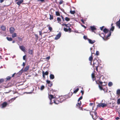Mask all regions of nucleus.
<instances>
[{
  "label": "nucleus",
  "mask_w": 120,
  "mask_h": 120,
  "mask_svg": "<svg viewBox=\"0 0 120 120\" xmlns=\"http://www.w3.org/2000/svg\"><path fill=\"white\" fill-rule=\"evenodd\" d=\"M92 55H91V56H90V57H89V60H90V61H91L92 59H93V57L92 56ZM90 64H91V62H90Z\"/></svg>",
  "instance_id": "25"
},
{
  "label": "nucleus",
  "mask_w": 120,
  "mask_h": 120,
  "mask_svg": "<svg viewBox=\"0 0 120 120\" xmlns=\"http://www.w3.org/2000/svg\"><path fill=\"white\" fill-rule=\"evenodd\" d=\"M61 17H62V18L63 19V21H64V17L62 16H61Z\"/></svg>",
  "instance_id": "55"
},
{
  "label": "nucleus",
  "mask_w": 120,
  "mask_h": 120,
  "mask_svg": "<svg viewBox=\"0 0 120 120\" xmlns=\"http://www.w3.org/2000/svg\"><path fill=\"white\" fill-rule=\"evenodd\" d=\"M52 83H51L50 84V85H49V86H50V87H51V86H52Z\"/></svg>",
  "instance_id": "60"
},
{
  "label": "nucleus",
  "mask_w": 120,
  "mask_h": 120,
  "mask_svg": "<svg viewBox=\"0 0 120 120\" xmlns=\"http://www.w3.org/2000/svg\"><path fill=\"white\" fill-rule=\"evenodd\" d=\"M55 97H54L52 95H50V96H49V98L50 100V104H52L53 103V102L55 104H58L59 103V101H57V100H53V102H52V99L53 98H55Z\"/></svg>",
  "instance_id": "1"
},
{
  "label": "nucleus",
  "mask_w": 120,
  "mask_h": 120,
  "mask_svg": "<svg viewBox=\"0 0 120 120\" xmlns=\"http://www.w3.org/2000/svg\"><path fill=\"white\" fill-rule=\"evenodd\" d=\"M82 25V27H84L85 28H86V27L85 26H84V25Z\"/></svg>",
  "instance_id": "57"
},
{
  "label": "nucleus",
  "mask_w": 120,
  "mask_h": 120,
  "mask_svg": "<svg viewBox=\"0 0 120 120\" xmlns=\"http://www.w3.org/2000/svg\"><path fill=\"white\" fill-rule=\"evenodd\" d=\"M94 114H92L91 115L92 118L94 119H95L97 118V113L96 112H93Z\"/></svg>",
  "instance_id": "7"
},
{
  "label": "nucleus",
  "mask_w": 120,
  "mask_h": 120,
  "mask_svg": "<svg viewBox=\"0 0 120 120\" xmlns=\"http://www.w3.org/2000/svg\"><path fill=\"white\" fill-rule=\"evenodd\" d=\"M7 105V103L6 102H4L2 104V108L5 107Z\"/></svg>",
  "instance_id": "10"
},
{
  "label": "nucleus",
  "mask_w": 120,
  "mask_h": 120,
  "mask_svg": "<svg viewBox=\"0 0 120 120\" xmlns=\"http://www.w3.org/2000/svg\"><path fill=\"white\" fill-rule=\"evenodd\" d=\"M81 20L82 22L83 23H84V21L83 19H82Z\"/></svg>",
  "instance_id": "61"
},
{
  "label": "nucleus",
  "mask_w": 120,
  "mask_h": 120,
  "mask_svg": "<svg viewBox=\"0 0 120 120\" xmlns=\"http://www.w3.org/2000/svg\"><path fill=\"white\" fill-rule=\"evenodd\" d=\"M116 25L119 28H120V22L118 21L116 22Z\"/></svg>",
  "instance_id": "17"
},
{
  "label": "nucleus",
  "mask_w": 120,
  "mask_h": 120,
  "mask_svg": "<svg viewBox=\"0 0 120 120\" xmlns=\"http://www.w3.org/2000/svg\"><path fill=\"white\" fill-rule=\"evenodd\" d=\"M11 77H10V76H8L6 78V81H8V80H10V79H11Z\"/></svg>",
  "instance_id": "32"
},
{
  "label": "nucleus",
  "mask_w": 120,
  "mask_h": 120,
  "mask_svg": "<svg viewBox=\"0 0 120 120\" xmlns=\"http://www.w3.org/2000/svg\"><path fill=\"white\" fill-rule=\"evenodd\" d=\"M116 94H120V90H118L116 92Z\"/></svg>",
  "instance_id": "34"
},
{
  "label": "nucleus",
  "mask_w": 120,
  "mask_h": 120,
  "mask_svg": "<svg viewBox=\"0 0 120 120\" xmlns=\"http://www.w3.org/2000/svg\"><path fill=\"white\" fill-rule=\"evenodd\" d=\"M28 53L30 55H32L33 54V51L32 50H30L28 52Z\"/></svg>",
  "instance_id": "24"
},
{
  "label": "nucleus",
  "mask_w": 120,
  "mask_h": 120,
  "mask_svg": "<svg viewBox=\"0 0 120 120\" xmlns=\"http://www.w3.org/2000/svg\"><path fill=\"white\" fill-rule=\"evenodd\" d=\"M83 38L85 40L87 39L88 40V39H89L87 38V37L86 36H83Z\"/></svg>",
  "instance_id": "37"
},
{
  "label": "nucleus",
  "mask_w": 120,
  "mask_h": 120,
  "mask_svg": "<svg viewBox=\"0 0 120 120\" xmlns=\"http://www.w3.org/2000/svg\"><path fill=\"white\" fill-rule=\"evenodd\" d=\"M23 2V0H19V1H18L17 3V4L18 5H20V4H21Z\"/></svg>",
  "instance_id": "19"
},
{
  "label": "nucleus",
  "mask_w": 120,
  "mask_h": 120,
  "mask_svg": "<svg viewBox=\"0 0 120 120\" xmlns=\"http://www.w3.org/2000/svg\"><path fill=\"white\" fill-rule=\"evenodd\" d=\"M7 39L8 41H11L12 40V38H11L7 37Z\"/></svg>",
  "instance_id": "26"
},
{
  "label": "nucleus",
  "mask_w": 120,
  "mask_h": 120,
  "mask_svg": "<svg viewBox=\"0 0 120 120\" xmlns=\"http://www.w3.org/2000/svg\"><path fill=\"white\" fill-rule=\"evenodd\" d=\"M56 15L57 16H59L60 15V14L58 12L56 11Z\"/></svg>",
  "instance_id": "41"
},
{
  "label": "nucleus",
  "mask_w": 120,
  "mask_h": 120,
  "mask_svg": "<svg viewBox=\"0 0 120 120\" xmlns=\"http://www.w3.org/2000/svg\"><path fill=\"white\" fill-rule=\"evenodd\" d=\"M99 65V63L97 60H94L93 61V66L95 67H98Z\"/></svg>",
  "instance_id": "3"
},
{
  "label": "nucleus",
  "mask_w": 120,
  "mask_h": 120,
  "mask_svg": "<svg viewBox=\"0 0 120 120\" xmlns=\"http://www.w3.org/2000/svg\"><path fill=\"white\" fill-rule=\"evenodd\" d=\"M50 17L49 19H50L51 20V19H53V16L52 15H50Z\"/></svg>",
  "instance_id": "38"
},
{
  "label": "nucleus",
  "mask_w": 120,
  "mask_h": 120,
  "mask_svg": "<svg viewBox=\"0 0 120 120\" xmlns=\"http://www.w3.org/2000/svg\"><path fill=\"white\" fill-rule=\"evenodd\" d=\"M117 103L118 105L120 104V98H119L118 99Z\"/></svg>",
  "instance_id": "36"
},
{
  "label": "nucleus",
  "mask_w": 120,
  "mask_h": 120,
  "mask_svg": "<svg viewBox=\"0 0 120 120\" xmlns=\"http://www.w3.org/2000/svg\"><path fill=\"white\" fill-rule=\"evenodd\" d=\"M82 96L79 98V100H81L82 99Z\"/></svg>",
  "instance_id": "49"
},
{
  "label": "nucleus",
  "mask_w": 120,
  "mask_h": 120,
  "mask_svg": "<svg viewBox=\"0 0 120 120\" xmlns=\"http://www.w3.org/2000/svg\"><path fill=\"white\" fill-rule=\"evenodd\" d=\"M49 29L50 31H51L52 30V28L51 27H49Z\"/></svg>",
  "instance_id": "50"
},
{
  "label": "nucleus",
  "mask_w": 120,
  "mask_h": 120,
  "mask_svg": "<svg viewBox=\"0 0 120 120\" xmlns=\"http://www.w3.org/2000/svg\"><path fill=\"white\" fill-rule=\"evenodd\" d=\"M46 82L48 84H49L50 83V81L47 80L46 81Z\"/></svg>",
  "instance_id": "45"
},
{
  "label": "nucleus",
  "mask_w": 120,
  "mask_h": 120,
  "mask_svg": "<svg viewBox=\"0 0 120 120\" xmlns=\"http://www.w3.org/2000/svg\"><path fill=\"white\" fill-rule=\"evenodd\" d=\"M57 20L58 21V22H60L61 21V19L59 17H57Z\"/></svg>",
  "instance_id": "40"
},
{
  "label": "nucleus",
  "mask_w": 120,
  "mask_h": 120,
  "mask_svg": "<svg viewBox=\"0 0 120 120\" xmlns=\"http://www.w3.org/2000/svg\"><path fill=\"white\" fill-rule=\"evenodd\" d=\"M70 13L72 14H74L75 13V11H72V10H71L70 11Z\"/></svg>",
  "instance_id": "30"
},
{
  "label": "nucleus",
  "mask_w": 120,
  "mask_h": 120,
  "mask_svg": "<svg viewBox=\"0 0 120 120\" xmlns=\"http://www.w3.org/2000/svg\"><path fill=\"white\" fill-rule=\"evenodd\" d=\"M39 35L41 36L42 33L41 31H39Z\"/></svg>",
  "instance_id": "53"
},
{
  "label": "nucleus",
  "mask_w": 120,
  "mask_h": 120,
  "mask_svg": "<svg viewBox=\"0 0 120 120\" xmlns=\"http://www.w3.org/2000/svg\"><path fill=\"white\" fill-rule=\"evenodd\" d=\"M79 88H77L76 90L74 91L73 93H76L79 90Z\"/></svg>",
  "instance_id": "31"
},
{
  "label": "nucleus",
  "mask_w": 120,
  "mask_h": 120,
  "mask_svg": "<svg viewBox=\"0 0 120 120\" xmlns=\"http://www.w3.org/2000/svg\"><path fill=\"white\" fill-rule=\"evenodd\" d=\"M96 55L97 56H98L99 55V52L98 51H97L96 53Z\"/></svg>",
  "instance_id": "44"
},
{
  "label": "nucleus",
  "mask_w": 120,
  "mask_h": 120,
  "mask_svg": "<svg viewBox=\"0 0 120 120\" xmlns=\"http://www.w3.org/2000/svg\"><path fill=\"white\" fill-rule=\"evenodd\" d=\"M81 104V101H80V102L78 103H77L76 104V106L78 108H79Z\"/></svg>",
  "instance_id": "18"
},
{
  "label": "nucleus",
  "mask_w": 120,
  "mask_h": 120,
  "mask_svg": "<svg viewBox=\"0 0 120 120\" xmlns=\"http://www.w3.org/2000/svg\"><path fill=\"white\" fill-rule=\"evenodd\" d=\"M62 25L63 26H65L66 27H69L70 26V24H62Z\"/></svg>",
  "instance_id": "21"
},
{
  "label": "nucleus",
  "mask_w": 120,
  "mask_h": 120,
  "mask_svg": "<svg viewBox=\"0 0 120 120\" xmlns=\"http://www.w3.org/2000/svg\"><path fill=\"white\" fill-rule=\"evenodd\" d=\"M30 66L29 65L26 66L23 70V67L22 68L21 70V71H23L24 72H26L29 69Z\"/></svg>",
  "instance_id": "5"
},
{
  "label": "nucleus",
  "mask_w": 120,
  "mask_h": 120,
  "mask_svg": "<svg viewBox=\"0 0 120 120\" xmlns=\"http://www.w3.org/2000/svg\"><path fill=\"white\" fill-rule=\"evenodd\" d=\"M70 19L68 17H66L65 18V20L67 21H70Z\"/></svg>",
  "instance_id": "28"
},
{
  "label": "nucleus",
  "mask_w": 120,
  "mask_h": 120,
  "mask_svg": "<svg viewBox=\"0 0 120 120\" xmlns=\"http://www.w3.org/2000/svg\"><path fill=\"white\" fill-rule=\"evenodd\" d=\"M38 2L39 1H41V2H43L45 1L44 0H38Z\"/></svg>",
  "instance_id": "52"
},
{
  "label": "nucleus",
  "mask_w": 120,
  "mask_h": 120,
  "mask_svg": "<svg viewBox=\"0 0 120 120\" xmlns=\"http://www.w3.org/2000/svg\"><path fill=\"white\" fill-rule=\"evenodd\" d=\"M19 47L21 50L23 52H25V48L23 45L19 46Z\"/></svg>",
  "instance_id": "9"
},
{
  "label": "nucleus",
  "mask_w": 120,
  "mask_h": 120,
  "mask_svg": "<svg viewBox=\"0 0 120 120\" xmlns=\"http://www.w3.org/2000/svg\"><path fill=\"white\" fill-rule=\"evenodd\" d=\"M15 98H14V99H13V98H12L11 99H10V100H9V101H11V102H12V100H13V101L14 100H15Z\"/></svg>",
  "instance_id": "47"
},
{
  "label": "nucleus",
  "mask_w": 120,
  "mask_h": 120,
  "mask_svg": "<svg viewBox=\"0 0 120 120\" xmlns=\"http://www.w3.org/2000/svg\"><path fill=\"white\" fill-rule=\"evenodd\" d=\"M107 106V105L106 104L104 103H101L97 105V107H105Z\"/></svg>",
  "instance_id": "4"
},
{
  "label": "nucleus",
  "mask_w": 120,
  "mask_h": 120,
  "mask_svg": "<svg viewBox=\"0 0 120 120\" xmlns=\"http://www.w3.org/2000/svg\"><path fill=\"white\" fill-rule=\"evenodd\" d=\"M99 89L101 90H103V88H102V87L101 86H100L99 85Z\"/></svg>",
  "instance_id": "42"
},
{
  "label": "nucleus",
  "mask_w": 120,
  "mask_h": 120,
  "mask_svg": "<svg viewBox=\"0 0 120 120\" xmlns=\"http://www.w3.org/2000/svg\"><path fill=\"white\" fill-rule=\"evenodd\" d=\"M25 65V63L24 62H23V64L22 65V66H24Z\"/></svg>",
  "instance_id": "58"
},
{
  "label": "nucleus",
  "mask_w": 120,
  "mask_h": 120,
  "mask_svg": "<svg viewBox=\"0 0 120 120\" xmlns=\"http://www.w3.org/2000/svg\"><path fill=\"white\" fill-rule=\"evenodd\" d=\"M64 30L65 32H68V31H69V33H70L71 32V29L69 27H68V29L64 27Z\"/></svg>",
  "instance_id": "8"
},
{
  "label": "nucleus",
  "mask_w": 120,
  "mask_h": 120,
  "mask_svg": "<svg viewBox=\"0 0 120 120\" xmlns=\"http://www.w3.org/2000/svg\"><path fill=\"white\" fill-rule=\"evenodd\" d=\"M73 94V93L72 92L69 93L68 94V95L69 96H71Z\"/></svg>",
  "instance_id": "43"
},
{
  "label": "nucleus",
  "mask_w": 120,
  "mask_h": 120,
  "mask_svg": "<svg viewBox=\"0 0 120 120\" xmlns=\"http://www.w3.org/2000/svg\"><path fill=\"white\" fill-rule=\"evenodd\" d=\"M93 105V103H90V106H91Z\"/></svg>",
  "instance_id": "62"
},
{
  "label": "nucleus",
  "mask_w": 120,
  "mask_h": 120,
  "mask_svg": "<svg viewBox=\"0 0 120 120\" xmlns=\"http://www.w3.org/2000/svg\"><path fill=\"white\" fill-rule=\"evenodd\" d=\"M112 85L113 83L112 82H109L108 84V85L109 87L111 86Z\"/></svg>",
  "instance_id": "23"
},
{
  "label": "nucleus",
  "mask_w": 120,
  "mask_h": 120,
  "mask_svg": "<svg viewBox=\"0 0 120 120\" xmlns=\"http://www.w3.org/2000/svg\"><path fill=\"white\" fill-rule=\"evenodd\" d=\"M111 35V32H110L109 34L106 37V38H104V37H105V35H104V34L103 33H101V34H99V35L102 37L103 39L105 40H107V39H108V38L109 37H110Z\"/></svg>",
  "instance_id": "2"
},
{
  "label": "nucleus",
  "mask_w": 120,
  "mask_h": 120,
  "mask_svg": "<svg viewBox=\"0 0 120 120\" xmlns=\"http://www.w3.org/2000/svg\"><path fill=\"white\" fill-rule=\"evenodd\" d=\"M10 92V91H9L8 92H5L4 93H5V94H7V93H9Z\"/></svg>",
  "instance_id": "63"
},
{
  "label": "nucleus",
  "mask_w": 120,
  "mask_h": 120,
  "mask_svg": "<svg viewBox=\"0 0 120 120\" xmlns=\"http://www.w3.org/2000/svg\"><path fill=\"white\" fill-rule=\"evenodd\" d=\"M50 79H53L54 78V76L53 75L51 74L50 75Z\"/></svg>",
  "instance_id": "16"
},
{
  "label": "nucleus",
  "mask_w": 120,
  "mask_h": 120,
  "mask_svg": "<svg viewBox=\"0 0 120 120\" xmlns=\"http://www.w3.org/2000/svg\"><path fill=\"white\" fill-rule=\"evenodd\" d=\"M1 30L3 31H5L6 30V27L4 25H2L1 27Z\"/></svg>",
  "instance_id": "15"
},
{
  "label": "nucleus",
  "mask_w": 120,
  "mask_h": 120,
  "mask_svg": "<svg viewBox=\"0 0 120 120\" xmlns=\"http://www.w3.org/2000/svg\"><path fill=\"white\" fill-rule=\"evenodd\" d=\"M90 28L92 32H94L96 29V28L94 26H91Z\"/></svg>",
  "instance_id": "14"
},
{
  "label": "nucleus",
  "mask_w": 120,
  "mask_h": 120,
  "mask_svg": "<svg viewBox=\"0 0 120 120\" xmlns=\"http://www.w3.org/2000/svg\"><path fill=\"white\" fill-rule=\"evenodd\" d=\"M90 51L91 53V54H93L94 53V49H93L92 48H91L90 49Z\"/></svg>",
  "instance_id": "22"
},
{
  "label": "nucleus",
  "mask_w": 120,
  "mask_h": 120,
  "mask_svg": "<svg viewBox=\"0 0 120 120\" xmlns=\"http://www.w3.org/2000/svg\"><path fill=\"white\" fill-rule=\"evenodd\" d=\"M63 1L62 0H61L60 2H59V4H62L63 3Z\"/></svg>",
  "instance_id": "46"
},
{
  "label": "nucleus",
  "mask_w": 120,
  "mask_h": 120,
  "mask_svg": "<svg viewBox=\"0 0 120 120\" xmlns=\"http://www.w3.org/2000/svg\"><path fill=\"white\" fill-rule=\"evenodd\" d=\"M23 59L24 60H25L26 59V55H24L23 56Z\"/></svg>",
  "instance_id": "48"
},
{
  "label": "nucleus",
  "mask_w": 120,
  "mask_h": 120,
  "mask_svg": "<svg viewBox=\"0 0 120 120\" xmlns=\"http://www.w3.org/2000/svg\"><path fill=\"white\" fill-rule=\"evenodd\" d=\"M50 56H48V57H47L46 58V59L48 60H49L50 58Z\"/></svg>",
  "instance_id": "54"
},
{
  "label": "nucleus",
  "mask_w": 120,
  "mask_h": 120,
  "mask_svg": "<svg viewBox=\"0 0 120 120\" xmlns=\"http://www.w3.org/2000/svg\"><path fill=\"white\" fill-rule=\"evenodd\" d=\"M114 26H112V27L110 28V31H113L114 29Z\"/></svg>",
  "instance_id": "33"
},
{
  "label": "nucleus",
  "mask_w": 120,
  "mask_h": 120,
  "mask_svg": "<svg viewBox=\"0 0 120 120\" xmlns=\"http://www.w3.org/2000/svg\"><path fill=\"white\" fill-rule=\"evenodd\" d=\"M15 73H14V74H13L12 75V76L11 77H13L14 76V75H15Z\"/></svg>",
  "instance_id": "59"
},
{
  "label": "nucleus",
  "mask_w": 120,
  "mask_h": 120,
  "mask_svg": "<svg viewBox=\"0 0 120 120\" xmlns=\"http://www.w3.org/2000/svg\"><path fill=\"white\" fill-rule=\"evenodd\" d=\"M66 99H65L64 97H60V103H61L63 102V101L65 100Z\"/></svg>",
  "instance_id": "13"
},
{
  "label": "nucleus",
  "mask_w": 120,
  "mask_h": 120,
  "mask_svg": "<svg viewBox=\"0 0 120 120\" xmlns=\"http://www.w3.org/2000/svg\"><path fill=\"white\" fill-rule=\"evenodd\" d=\"M75 32L76 33H78V32L77 30H76L75 31Z\"/></svg>",
  "instance_id": "64"
},
{
  "label": "nucleus",
  "mask_w": 120,
  "mask_h": 120,
  "mask_svg": "<svg viewBox=\"0 0 120 120\" xmlns=\"http://www.w3.org/2000/svg\"><path fill=\"white\" fill-rule=\"evenodd\" d=\"M81 92L82 93V95L83 94V93H84V92H83V91H82V90H81Z\"/></svg>",
  "instance_id": "56"
},
{
  "label": "nucleus",
  "mask_w": 120,
  "mask_h": 120,
  "mask_svg": "<svg viewBox=\"0 0 120 120\" xmlns=\"http://www.w3.org/2000/svg\"><path fill=\"white\" fill-rule=\"evenodd\" d=\"M61 35V33L59 32L57 34L55 38V39L56 40H57L59 39Z\"/></svg>",
  "instance_id": "6"
},
{
  "label": "nucleus",
  "mask_w": 120,
  "mask_h": 120,
  "mask_svg": "<svg viewBox=\"0 0 120 120\" xmlns=\"http://www.w3.org/2000/svg\"><path fill=\"white\" fill-rule=\"evenodd\" d=\"M42 72L43 74L46 75H48L49 73L47 71H46L45 72H44V71H43Z\"/></svg>",
  "instance_id": "29"
},
{
  "label": "nucleus",
  "mask_w": 120,
  "mask_h": 120,
  "mask_svg": "<svg viewBox=\"0 0 120 120\" xmlns=\"http://www.w3.org/2000/svg\"><path fill=\"white\" fill-rule=\"evenodd\" d=\"M45 88V86L44 85H42L41 87L40 90H42Z\"/></svg>",
  "instance_id": "35"
},
{
  "label": "nucleus",
  "mask_w": 120,
  "mask_h": 120,
  "mask_svg": "<svg viewBox=\"0 0 120 120\" xmlns=\"http://www.w3.org/2000/svg\"><path fill=\"white\" fill-rule=\"evenodd\" d=\"M4 81V79H0V84L3 82Z\"/></svg>",
  "instance_id": "39"
},
{
  "label": "nucleus",
  "mask_w": 120,
  "mask_h": 120,
  "mask_svg": "<svg viewBox=\"0 0 120 120\" xmlns=\"http://www.w3.org/2000/svg\"><path fill=\"white\" fill-rule=\"evenodd\" d=\"M15 30V29L13 27H11L10 29V32L11 33H12L14 32Z\"/></svg>",
  "instance_id": "12"
},
{
  "label": "nucleus",
  "mask_w": 120,
  "mask_h": 120,
  "mask_svg": "<svg viewBox=\"0 0 120 120\" xmlns=\"http://www.w3.org/2000/svg\"><path fill=\"white\" fill-rule=\"evenodd\" d=\"M88 41L89 43L92 44L95 42V40H92L90 39H88Z\"/></svg>",
  "instance_id": "11"
},
{
  "label": "nucleus",
  "mask_w": 120,
  "mask_h": 120,
  "mask_svg": "<svg viewBox=\"0 0 120 120\" xmlns=\"http://www.w3.org/2000/svg\"><path fill=\"white\" fill-rule=\"evenodd\" d=\"M104 27V26H102L101 27H100V28L101 29V30H103V28Z\"/></svg>",
  "instance_id": "51"
},
{
  "label": "nucleus",
  "mask_w": 120,
  "mask_h": 120,
  "mask_svg": "<svg viewBox=\"0 0 120 120\" xmlns=\"http://www.w3.org/2000/svg\"><path fill=\"white\" fill-rule=\"evenodd\" d=\"M103 31L104 33L106 34L108 32L109 30L108 29L105 28L103 30Z\"/></svg>",
  "instance_id": "20"
},
{
  "label": "nucleus",
  "mask_w": 120,
  "mask_h": 120,
  "mask_svg": "<svg viewBox=\"0 0 120 120\" xmlns=\"http://www.w3.org/2000/svg\"><path fill=\"white\" fill-rule=\"evenodd\" d=\"M16 36V33H13L12 35V37L13 38H14Z\"/></svg>",
  "instance_id": "27"
}]
</instances>
